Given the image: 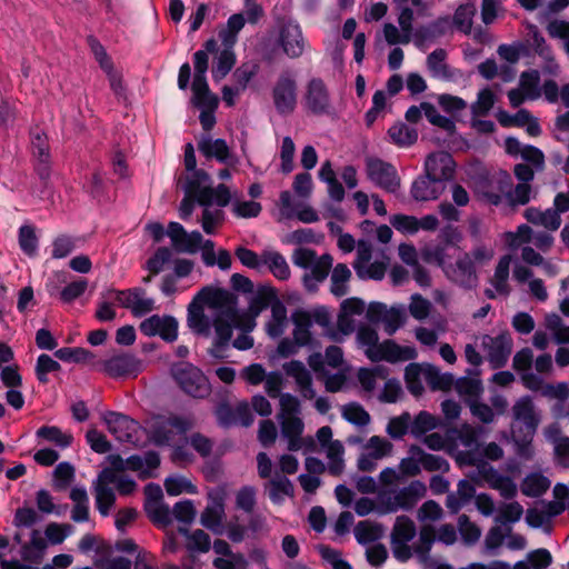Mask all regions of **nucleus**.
Instances as JSON below:
<instances>
[{"instance_id": "nucleus-11", "label": "nucleus", "mask_w": 569, "mask_h": 569, "mask_svg": "<svg viewBox=\"0 0 569 569\" xmlns=\"http://www.w3.org/2000/svg\"><path fill=\"white\" fill-rule=\"evenodd\" d=\"M179 323L173 316L153 315L141 321L140 332L147 337L159 336L166 342H173L178 338Z\"/></svg>"}, {"instance_id": "nucleus-30", "label": "nucleus", "mask_w": 569, "mask_h": 569, "mask_svg": "<svg viewBox=\"0 0 569 569\" xmlns=\"http://www.w3.org/2000/svg\"><path fill=\"white\" fill-rule=\"evenodd\" d=\"M410 432L413 437L420 438L428 431L438 428L441 422L440 419L429 413L428 411H420L410 423Z\"/></svg>"}, {"instance_id": "nucleus-26", "label": "nucleus", "mask_w": 569, "mask_h": 569, "mask_svg": "<svg viewBox=\"0 0 569 569\" xmlns=\"http://www.w3.org/2000/svg\"><path fill=\"white\" fill-rule=\"evenodd\" d=\"M262 262L268 264L270 272L279 280L290 278V268L284 257L278 251H263Z\"/></svg>"}, {"instance_id": "nucleus-18", "label": "nucleus", "mask_w": 569, "mask_h": 569, "mask_svg": "<svg viewBox=\"0 0 569 569\" xmlns=\"http://www.w3.org/2000/svg\"><path fill=\"white\" fill-rule=\"evenodd\" d=\"M188 326L197 335L209 337L211 335V321L204 313V306L201 302H196L193 297L188 307Z\"/></svg>"}, {"instance_id": "nucleus-38", "label": "nucleus", "mask_w": 569, "mask_h": 569, "mask_svg": "<svg viewBox=\"0 0 569 569\" xmlns=\"http://www.w3.org/2000/svg\"><path fill=\"white\" fill-rule=\"evenodd\" d=\"M18 241L20 249L29 257H33L38 250V237L36 228L31 224H23L18 231Z\"/></svg>"}, {"instance_id": "nucleus-62", "label": "nucleus", "mask_w": 569, "mask_h": 569, "mask_svg": "<svg viewBox=\"0 0 569 569\" xmlns=\"http://www.w3.org/2000/svg\"><path fill=\"white\" fill-rule=\"evenodd\" d=\"M87 287L88 281L86 279L72 281L60 291V300L64 303H71L84 293Z\"/></svg>"}, {"instance_id": "nucleus-64", "label": "nucleus", "mask_w": 569, "mask_h": 569, "mask_svg": "<svg viewBox=\"0 0 569 569\" xmlns=\"http://www.w3.org/2000/svg\"><path fill=\"white\" fill-rule=\"evenodd\" d=\"M72 526L69 523L51 522L46 527L44 533L52 545H60L70 535Z\"/></svg>"}, {"instance_id": "nucleus-6", "label": "nucleus", "mask_w": 569, "mask_h": 569, "mask_svg": "<svg viewBox=\"0 0 569 569\" xmlns=\"http://www.w3.org/2000/svg\"><path fill=\"white\" fill-rule=\"evenodd\" d=\"M297 90V81L290 71H282L271 91L274 109L280 116H288L295 111Z\"/></svg>"}, {"instance_id": "nucleus-55", "label": "nucleus", "mask_w": 569, "mask_h": 569, "mask_svg": "<svg viewBox=\"0 0 569 569\" xmlns=\"http://www.w3.org/2000/svg\"><path fill=\"white\" fill-rule=\"evenodd\" d=\"M453 387L457 392L462 396H468L478 399L482 392V383L480 380L469 377H461L455 380Z\"/></svg>"}, {"instance_id": "nucleus-49", "label": "nucleus", "mask_w": 569, "mask_h": 569, "mask_svg": "<svg viewBox=\"0 0 569 569\" xmlns=\"http://www.w3.org/2000/svg\"><path fill=\"white\" fill-rule=\"evenodd\" d=\"M172 257V252L168 247H159L154 253L147 260L146 269L151 274H159L164 264L169 263Z\"/></svg>"}, {"instance_id": "nucleus-4", "label": "nucleus", "mask_w": 569, "mask_h": 569, "mask_svg": "<svg viewBox=\"0 0 569 569\" xmlns=\"http://www.w3.org/2000/svg\"><path fill=\"white\" fill-rule=\"evenodd\" d=\"M193 420L179 415L158 416L152 422L149 439L158 447L168 446L173 439V429L179 435H186L193 428Z\"/></svg>"}, {"instance_id": "nucleus-54", "label": "nucleus", "mask_w": 569, "mask_h": 569, "mask_svg": "<svg viewBox=\"0 0 569 569\" xmlns=\"http://www.w3.org/2000/svg\"><path fill=\"white\" fill-rule=\"evenodd\" d=\"M76 249V238L69 234H60L52 242L51 256L53 259L68 257Z\"/></svg>"}, {"instance_id": "nucleus-37", "label": "nucleus", "mask_w": 569, "mask_h": 569, "mask_svg": "<svg viewBox=\"0 0 569 569\" xmlns=\"http://www.w3.org/2000/svg\"><path fill=\"white\" fill-rule=\"evenodd\" d=\"M179 531L188 537L189 541L187 543V549L189 551H198L206 553L210 550V536L202 529H196L191 533H189V530L186 528H180Z\"/></svg>"}, {"instance_id": "nucleus-5", "label": "nucleus", "mask_w": 569, "mask_h": 569, "mask_svg": "<svg viewBox=\"0 0 569 569\" xmlns=\"http://www.w3.org/2000/svg\"><path fill=\"white\" fill-rule=\"evenodd\" d=\"M239 310H222L216 313L211 326L214 328L216 338L208 353L214 359H223V349L229 346L233 328L240 327Z\"/></svg>"}, {"instance_id": "nucleus-21", "label": "nucleus", "mask_w": 569, "mask_h": 569, "mask_svg": "<svg viewBox=\"0 0 569 569\" xmlns=\"http://www.w3.org/2000/svg\"><path fill=\"white\" fill-rule=\"evenodd\" d=\"M279 300L277 290L271 286H260L257 290V293L249 302V311L256 317L262 310L267 309L269 306H273V303Z\"/></svg>"}, {"instance_id": "nucleus-39", "label": "nucleus", "mask_w": 569, "mask_h": 569, "mask_svg": "<svg viewBox=\"0 0 569 569\" xmlns=\"http://www.w3.org/2000/svg\"><path fill=\"white\" fill-rule=\"evenodd\" d=\"M415 536V522L407 516L398 517L391 533L392 543H398L399 541H411Z\"/></svg>"}, {"instance_id": "nucleus-46", "label": "nucleus", "mask_w": 569, "mask_h": 569, "mask_svg": "<svg viewBox=\"0 0 569 569\" xmlns=\"http://www.w3.org/2000/svg\"><path fill=\"white\" fill-rule=\"evenodd\" d=\"M116 502V493L109 486H96V507L101 516L107 517Z\"/></svg>"}, {"instance_id": "nucleus-33", "label": "nucleus", "mask_w": 569, "mask_h": 569, "mask_svg": "<svg viewBox=\"0 0 569 569\" xmlns=\"http://www.w3.org/2000/svg\"><path fill=\"white\" fill-rule=\"evenodd\" d=\"M87 44L93 54L96 61L99 63V67L107 73L110 74L113 70V62L109 54L107 53L106 48L99 41L97 37L93 34H89L86 39Z\"/></svg>"}, {"instance_id": "nucleus-1", "label": "nucleus", "mask_w": 569, "mask_h": 569, "mask_svg": "<svg viewBox=\"0 0 569 569\" xmlns=\"http://www.w3.org/2000/svg\"><path fill=\"white\" fill-rule=\"evenodd\" d=\"M423 171L410 188L411 197L418 202L437 200L442 194L445 182L455 177L456 162L448 152L430 153L425 160Z\"/></svg>"}, {"instance_id": "nucleus-48", "label": "nucleus", "mask_w": 569, "mask_h": 569, "mask_svg": "<svg viewBox=\"0 0 569 569\" xmlns=\"http://www.w3.org/2000/svg\"><path fill=\"white\" fill-rule=\"evenodd\" d=\"M293 492L292 482L284 476L270 481L269 498L273 503H280L282 501L281 495L292 497Z\"/></svg>"}, {"instance_id": "nucleus-19", "label": "nucleus", "mask_w": 569, "mask_h": 569, "mask_svg": "<svg viewBox=\"0 0 569 569\" xmlns=\"http://www.w3.org/2000/svg\"><path fill=\"white\" fill-rule=\"evenodd\" d=\"M426 493V486L419 481L413 480L409 483V486L400 489L395 498L400 509L411 510L418 500L422 498Z\"/></svg>"}, {"instance_id": "nucleus-20", "label": "nucleus", "mask_w": 569, "mask_h": 569, "mask_svg": "<svg viewBox=\"0 0 569 569\" xmlns=\"http://www.w3.org/2000/svg\"><path fill=\"white\" fill-rule=\"evenodd\" d=\"M427 385L432 391H449L453 387L455 377L449 372H441L438 367L427 363L423 369Z\"/></svg>"}, {"instance_id": "nucleus-24", "label": "nucleus", "mask_w": 569, "mask_h": 569, "mask_svg": "<svg viewBox=\"0 0 569 569\" xmlns=\"http://www.w3.org/2000/svg\"><path fill=\"white\" fill-rule=\"evenodd\" d=\"M351 277V270L346 263H337L331 272L330 292L337 298L346 296L349 292L348 282Z\"/></svg>"}, {"instance_id": "nucleus-56", "label": "nucleus", "mask_w": 569, "mask_h": 569, "mask_svg": "<svg viewBox=\"0 0 569 569\" xmlns=\"http://www.w3.org/2000/svg\"><path fill=\"white\" fill-rule=\"evenodd\" d=\"M353 268L356 270L357 276L362 280H382L387 271V264L382 261H375L367 269L360 263H355Z\"/></svg>"}, {"instance_id": "nucleus-29", "label": "nucleus", "mask_w": 569, "mask_h": 569, "mask_svg": "<svg viewBox=\"0 0 569 569\" xmlns=\"http://www.w3.org/2000/svg\"><path fill=\"white\" fill-rule=\"evenodd\" d=\"M391 141L399 147H409L416 143L418 132L413 128H409L403 122H398L391 126L388 130Z\"/></svg>"}, {"instance_id": "nucleus-16", "label": "nucleus", "mask_w": 569, "mask_h": 569, "mask_svg": "<svg viewBox=\"0 0 569 569\" xmlns=\"http://www.w3.org/2000/svg\"><path fill=\"white\" fill-rule=\"evenodd\" d=\"M283 371L295 379L306 399H313L316 391L312 387V376L300 360H291L283 363Z\"/></svg>"}, {"instance_id": "nucleus-13", "label": "nucleus", "mask_w": 569, "mask_h": 569, "mask_svg": "<svg viewBox=\"0 0 569 569\" xmlns=\"http://www.w3.org/2000/svg\"><path fill=\"white\" fill-rule=\"evenodd\" d=\"M102 369L111 378L137 377L141 371V361L131 353L122 352L104 360Z\"/></svg>"}, {"instance_id": "nucleus-44", "label": "nucleus", "mask_w": 569, "mask_h": 569, "mask_svg": "<svg viewBox=\"0 0 569 569\" xmlns=\"http://www.w3.org/2000/svg\"><path fill=\"white\" fill-rule=\"evenodd\" d=\"M342 417L348 422L363 427L370 422V415L358 402H350L342 408Z\"/></svg>"}, {"instance_id": "nucleus-10", "label": "nucleus", "mask_w": 569, "mask_h": 569, "mask_svg": "<svg viewBox=\"0 0 569 569\" xmlns=\"http://www.w3.org/2000/svg\"><path fill=\"white\" fill-rule=\"evenodd\" d=\"M305 107L315 116L330 113V94L321 78H312L308 81L305 93Z\"/></svg>"}, {"instance_id": "nucleus-51", "label": "nucleus", "mask_w": 569, "mask_h": 569, "mask_svg": "<svg viewBox=\"0 0 569 569\" xmlns=\"http://www.w3.org/2000/svg\"><path fill=\"white\" fill-rule=\"evenodd\" d=\"M411 423V415L408 411L402 412L398 417L389 420L387 433L392 439H401L409 430Z\"/></svg>"}, {"instance_id": "nucleus-59", "label": "nucleus", "mask_w": 569, "mask_h": 569, "mask_svg": "<svg viewBox=\"0 0 569 569\" xmlns=\"http://www.w3.org/2000/svg\"><path fill=\"white\" fill-rule=\"evenodd\" d=\"M406 319V313L402 309L392 307L390 310H387L383 318L386 333L389 336L395 335L405 325Z\"/></svg>"}, {"instance_id": "nucleus-17", "label": "nucleus", "mask_w": 569, "mask_h": 569, "mask_svg": "<svg viewBox=\"0 0 569 569\" xmlns=\"http://www.w3.org/2000/svg\"><path fill=\"white\" fill-rule=\"evenodd\" d=\"M198 150L207 159L214 158L220 163H229L231 153L224 139L212 140L210 137H202L198 141Z\"/></svg>"}, {"instance_id": "nucleus-36", "label": "nucleus", "mask_w": 569, "mask_h": 569, "mask_svg": "<svg viewBox=\"0 0 569 569\" xmlns=\"http://www.w3.org/2000/svg\"><path fill=\"white\" fill-rule=\"evenodd\" d=\"M104 422L108 427L109 432L114 435L118 439H121L123 432H126V436H129L127 431L130 429V425L133 421L123 413L109 411L104 416Z\"/></svg>"}, {"instance_id": "nucleus-7", "label": "nucleus", "mask_w": 569, "mask_h": 569, "mask_svg": "<svg viewBox=\"0 0 569 569\" xmlns=\"http://www.w3.org/2000/svg\"><path fill=\"white\" fill-rule=\"evenodd\" d=\"M443 272L450 282L465 290H472L479 283L477 268L469 252L460 256L455 263L446 266Z\"/></svg>"}, {"instance_id": "nucleus-45", "label": "nucleus", "mask_w": 569, "mask_h": 569, "mask_svg": "<svg viewBox=\"0 0 569 569\" xmlns=\"http://www.w3.org/2000/svg\"><path fill=\"white\" fill-rule=\"evenodd\" d=\"M530 119L531 113L527 109H520L515 114H510L506 110H499L497 113V120L503 128H523Z\"/></svg>"}, {"instance_id": "nucleus-22", "label": "nucleus", "mask_w": 569, "mask_h": 569, "mask_svg": "<svg viewBox=\"0 0 569 569\" xmlns=\"http://www.w3.org/2000/svg\"><path fill=\"white\" fill-rule=\"evenodd\" d=\"M550 480L540 472H530L521 483V492L531 498L542 496L550 488Z\"/></svg>"}, {"instance_id": "nucleus-60", "label": "nucleus", "mask_w": 569, "mask_h": 569, "mask_svg": "<svg viewBox=\"0 0 569 569\" xmlns=\"http://www.w3.org/2000/svg\"><path fill=\"white\" fill-rule=\"evenodd\" d=\"M520 156L526 163L532 166L538 172L542 171L546 167L545 154L538 147L526 144Z\"/></svg>"}, {"instance_id": "nucleus-3", "label": "nucleus", "mask_w": 569, "mask_h": 569, "mask_svg": "<svg viewBox=\"0 0 569 569\" xmlns=\"http://www.w3.org/2000/svg\"><path fill=\"white\" fill-rule=\"evenodd\" d=\"M170 373L178 387L189 397L204 399L211 393L208 377L194 365L181 361L172 365Z\"/></svg>"}, {"instance_id": "nucleus-31", "label": "nucleus", "mask_w": 569, "mask_h": 569, "mask_svg": "<svg viewBox=\"0 0 569 569\" xmlns=\"http://www.w3.org/2000/svg\"><path fill=\"white\" fill-rule=\"evenodd\" d=\"M382 525L370 521H359L355 527V537L360 545L373 542L382 536Z\"/></svg>"}, {"instance_id": "nucleus-34", "label": "nucleus", "mask_w": 569, "mask_h": 569, "mask_svg": "<svg viewBox=\"0 0 569 569\" xmlns=\"http://www.w3.org/2000/svg\"><path fill=\"white\" fill-rule=\"evenodd\" d=\"M54 357L64 362L87 363L94 359L92 351L76 347H63L54 351Z\"/></svg>"}, {"instance_id": "nucleus-27", "label": "nucleus", "mask_w": 569, "mask_h": 569, "mask_svg": "<svg viewBox=\"0 0 569 569\" xmlns=\"http://www.w3.org/2000/svg\"><path fill=\"white\" fill-rule=\"evenodd\" d=\"M519 89L529 100H537L541 96L540 73L537 69L522 71L519 78Z\"/></svg>"}, {"instance_id": "nucleus-57", "label": "nucleus", "mask_w": 569, "mask_h": 569, "mask_svg": "<svg viewBox=\"0 0 569 569\" xmlns=\"http://www.w3.org/2000/svg\"><path fill=\"white\" fill-rule=\"evenodd\" d=\"M391 226L403 233L415 234L419 231L418 218L402 213L393 214L390 218Z\"/></svg>"}, {"instance_id": "nucleus-32", "label": "nucleus", "mask_w": 569, "mask_h": 569, "mask_svg": "<svg viewBox=\"0 0 569 569\" xmlns=\"http://www.w3.org/2000/svg\"><path fill=\"white\" fill-rule=\"evenodd\" d=\"M271 321L267 325V331L270 337L278 338L283 333L287 320V308L280 300L271 306Z\"/></svg>"}, {"instance_id": "nucleus-52", "label": "nucleus", "mask_w": 569, "mask_h": 569, "mask_svg": "<svg viewBox=\"0 0 569 569\" xmlns=\"http://www.w3.org/2000/svg\"><path fill=\"white\" fill-rule=\"evenodd\" d=\"M458 525L461 538L466 545H475L479 540L481 530L467 515H461L458 518Z\"/></svg>"}, {"instance_id": "nucleus-47", "label": "nucleus", "mask_w": 569, "mask_h": 569, "mask_svg": "<svg viewBox=\"0 0 569 569\" xmlns=\"http://www.w3.org/2000/svg\"><path fill=\"white\" fill-rule=\"evenodd\" d=\"M496 97L489 88H485L478 92L477 101L471 104V113L473 117H485L493 108Z\"/></svg>"}, {"instance_id": "nucleus-41", "label": "nucleus", "mask_w": 569, "mask_h": 569, "mask_svg": "<svg viewBox=\"0 0 569 569\" xmlns=\"http://www.w3.org/2000/svg\"><path fill=\"white\" fill-rule=\"evenodd\" d=\"M37 436L46 441L53 442L60 448H67L71 445L73 438L71 435H64L59 427L42 426L37 430Z\"/></svg>"}, {"instance_id": "nucleus-40", "label": "nucleus", "mask_w": 569, "mask_h": 569, "mask_svg": "<svg viewBox=\"0 0 569 569\" xmlns=\"http://www.w3.org/2000/svg\"><path fill=\"white\" fill-rule=\"evenodd\" d=\"M421 371V366L416 362L409 363L405 369V381L407 389L415 397H420L425 391L420 378Z\"/></svg>"}, {"instance_id": "nucleus-43", "label": "nucleus", "mask_w": 569, "mask_h": 569, "mask_svg": "<svg viewBox=\"0 0 569 569\" xmlns=\"http://www.w3.org/2000/svg\"><path fill=\"white\" fill-rule=\"evenodd\" d=\"M476 14V7L472 3L460 4L455 14L453 23L463 33L468 34L472 28V18Z\"/></svg>"}, {"instance_id": "nucleus-42", "label": "nucleus", "mask_w": 569, "mask_h": 569, "mask_svg": "<svg viewBox=\"0 0 569 569\" xmlns=\"http://www.w3.org/2000/svg\"><path fill=\"white\" fill-rule=\"evenodd\" d=\"M60 370H61V365L57 360L52 359L49 355L41 353L37 358L34 373L40 383H42V385L48 383V381H49L48 373L60 371Z\"/></svg>"}, {"instance_id": "nucleus-8", "label": "nucleus", "mask_w": 569, "mask_h": 569, "mask_svg": "<svg viewBox=\"0 0 569 569\" xmlns=\"http://www.w3.org/2000/svg\"><path fill=\"white\" fill-rule=\"evenodd\" d=\"M368 178L379 188L396 192L400 187V178L393 164L379 158H370L367 160Z\"/></svg>"}, {"instance_id": "nucleus-50", "label": "nucleus", "mask_w": 569, "mask_h": 569, "mask_svg": "<svg viewBox=\"0 0 569 569\" xmlns=\"http://www.w3.org/2000/svg\"><path fill=\"white\" fill-rule=\"evenodd\" d=\"M164 488L169 496H179L182 492L194 495L197 487L183 477H168L164 480Z\"/></svg>"}, {"instance_id": "nucleus-9", "label": "nucleus", "mask_w": 569, "mask_h": 569, "mask_svg": "<svg viewBox=\"0 0 569 569\" xmlns=\"http://www.w3.org/2000/svg\"><path fill=\"white\" fill-rule=\"evenodd\" d=\"M483 350L492 369L506 366L512 351V338L508 331H502L496 337L483 335L481 340Z\"/></svg>"}, {"instance_id": "nucleus-61", "label": "nucleus", "mask_w": 569, "mask_h": 569, "mask_svg": "<svg viewBox=\"0 0 569 569\" xmlns=\"http://www.w3.org/2000/svg\"><path fill=\"white\" fill-rule=\"evenodd\" d=\"M436 540V531L432 526H425L419 532V542L415 547V551L420 557H427Z\"/></svg>"}, {"instance_id": "nucleus-2", "label": "nucleus", "mask_w": 569, "mask_h": 569, "mask_svg": "<svg viewBox=\"0 0 569 569\" xmlns=\"http://www.w3.org/2000/svg\"><path fill=\"white\" fill-rule=\"evenodd\" d=\"M512 413L516 420L522 422L520 426H511V441L515 446V452L520 459L531 461L536 455L533 438L540 423L532 399L528 396L520 398L513 405Z\"/></svg>"}, {"instance_id": "nucleus-25", "label": "nucleus", "mask_w": 569, "mask_h": 569, "mask_svg": "<svg viewBox=\"0 0 569 569\" xmlns=\"http://www.w3.org/2000/svg\"><path fill=\"white\" fill-rule=\"evenodd\" d=\"M237 57L233 50L222 49L214 59L211 74L216 82L224 79L228 73L233 69Z\"/></svg>"}, {"instance_id": "nucleus-28", "label": "nucleus", "mask_w": 569, "mask_h": 569, "mask_svg": "<svg viewBox=\"0 0 569 569\" xmlns=\"http://www.w3.org/2000/svg\"><path fill=\"white\" fill-rule=\"evenodd\" d=\"M366 355L373 362L383 360L390 363H396L399 362V345L396 341L388 339L380 343L376 351L369 349Z\"/></svg>"}, {"instance_id": "nucleus-12", "label": "nucleus", "mask_w": 569, "mask_h": 569, "mask_svg": "<svg viewBox=\"0 0 569 569\" xmlns=\"http://www.w3.org/2000/svg\"><path fill=\"white\" fill-rule=\"evenodd\" d=\"M194 298L196 302H201L217 312L229 309L238 310V297L224 288L206 286L197 292Z\"/></svg>"}, {"instance_id": "nucleus-58", "label": "nucleus", "mask_w": 569, "mask_h": 569, "mask_svg": "<svg viewBox=\"0 0 569 569\" xmlns=\"http://www.w3.org/2000/svg\"><path fill=\"white\" fill-rule=\"evenodd\" d=\"M403 390L397 378H389L385 382L383 389L379 395V401L383 403H396L402 396Z\"/></svg>"}, {"instance_id": "nucleus-15", "label": "nucleus", "mask_w": 569, "mask_h": 569, "mask_svg": "<svg viewBox=\"0 0 569 569\" xmlns=\"http://www.w3.org/2000/svg\"><path fill=\"white\" fill-rule=\"evenodd\" d=\"M279 44L289 58L301 57L306 42L300 26L293 22L283 23L279 31Z\"/></svg>"}, {"instance_id": "nucleus-23", "label": "nucleus", "mask_w": 569, "mask_h": 569, "mask_svg": "<svg viewBox=\"0 0 569 569\" xmlns=\"http://www.w3.org/2000/svg\"><path fill=\"white\" fill-rule=\"evenodd\" d=\"M409 455L420 456V463L427 471L447 472L450 469V465L447 459L441 456L428 453L418 445L410 446Z\"/></svg>"}, {"instance_id": "nucleus-14", "label": "nucleus", "mask_w": 569, "mask_h": 569, "mask_svg": "<svg viewBox=\"0 0 569 569\" xmlns=\"http://www.w3.org/2000/svg\"><path fill=\"white\" fill-rule=\"evenodd\" d=\"M447 51L442 48L435 49L427 57V68L431 76L450 82H458L463 78V72L446 63Z\"/></svg>"}, {"instance_id": "nucleus-35", "label": "nucleus", "mask_w": 569, "mask_h": 569, "mask_svg": "<svg viewBox=\"0 0 569 569\" xmlns=\"http://www.w3.org/2000/svg\"><path fill=\"white\" fill-rule=\"evenodd\" d=\"M144 511L151 522L156 526L167 527L172 522V512L170 511L169 506L163 502H144Z\"/></svg>"}, {"instance_id": "nucleus-53", "label": "nucleus", "mask_w": 569, "mask_h": 569, "mask_svg": "<svg viewBox=\"0 0 569 569\" xmlns=\"http://www.w3.org/2000/svg\"><path fill=\"white\" fill-rule=\"evenodd\" d=\"M333 258L329 253H323L321 257H317L316 261L312 266H310L309 276L316 280V282H322L329 276L330 270L332 269Z\"/></svg>"}, {"instance_id": "nucleus-63", "label": "nucleus", "mask_w": 569, "mask_h": 569, "mask_svg": "<svg viewBox=\"0 0 569 569\" xmlns=\"http://www.w3.org/2000/svg\"><path fill=\"white\" fill-rule=\"evenodd\" d=\"M224 220V212L221 209L210 210L204 208L202 211L201 226L207 234H213L216 228Z\"/></svg>"}]
</instances>
